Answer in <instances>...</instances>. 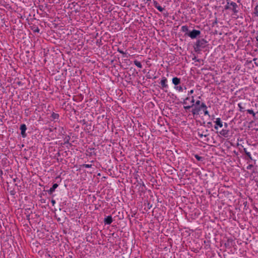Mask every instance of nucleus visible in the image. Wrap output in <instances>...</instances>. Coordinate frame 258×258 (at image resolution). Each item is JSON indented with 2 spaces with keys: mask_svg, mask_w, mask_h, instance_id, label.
Wrapping results in <instances>:
<instances>
[{
  "mask_svg": "<svg viewBox=\"0 0 258 258\" xmlns=\"http://www.w3.org/2000/svg\"><path fill=\"white\" fill-rule=\"evenodd\" d=\"M256 59H256V58H253V61H255V60H256Z\"/></svg>",
  "mask_w": 258,
  "mask_h": 258,
  "instance_id": "obj_63",
  "label": "nucleus"
},
{
  "mask_svg": "<svg viewBox=\"0 0 258 258\" xmlns=\"http://www.w3.org/2000/svg\"><path fill=\"white\" fill-rule=\"evenodd\" d=\"M234 240L232 238H228L226 242L224 243L225 246L226 248H230L234 246Z\"/></svg>",
  "mask_w": 258,
  "mask_h": 258,
  "instance_id": "obj_8",
  "label": "nucleus"
},
{
  "mask_svg": "<svg viewBox=\"0 0 258 258\" xmlns=\"http://www.w3.org/2000/svg\"><path fill=\"white\" fill-rule=\"evenodd\" d=\"M208 41L204 38L197 39L194 44V49L195 52L200 54L202 50L206 47Z\"/></svg>",
  "mask_w": 258,
  "mask_h": 258,
  "instance_id": "obj_1",
  "label": "nucleus"
},
{
  "mask_svg": "<svg viewBox=\"0 0 258 258\" xmlns=\"http://www.w3.org/2000/svg\"><path fill=\"white\" fill-rule=\"evenodd\" d=\"M156 78H157V77H156V76H155V77H154V78H153V79H156Z\"/></svg>",
  "mask_w": 258,
  "mask_h": 258,
  "instance_id": "obj_64",
  "label": "nucleus"
},
{
  "mask_svg": "<svg viewBox=\"0 0 258 258\" xmlns=\"http://www.w3.org/2000/svg\"><path fill=\"white\" fill-rule=\"evenodd\" d=\"M217 23V20L216 19L215 21L213 23V24L214 25L215 24Z\"/></svg>",
  "mask_w": 258,
  "mask_h": 258,
  "instance_id": "obj_51",
  "label": "nucleus"
},
{
  "mask_svg": "<svg viewBox=\"0 0 258 258\" xmlns=\"http://www.w3.org/2000/svg\"><path fill=\"white\" fill-rule=\"evenodd\" d=\"M172 83L175 85V86H176L180 84V79L175 77L172 78Z\"/></svg>",
  "mask_w": 258,
  "mask_h": 258,
  "instance_id": "obj_14",
  "label": "nucleus"
},
{
  "mask_svg": "<svg viewBox=\"0 0 258 258\" xmlns=\"http://www.w3.org/2000/svg\"><path fill=\"white\" fill-rule=\"evenodd\" d=\"M167 79L165 77H162L160 84L161 85V88L164 89V88H168L167 84Z\"/></svg>",
  "mask_w": 258,
  "mask_h": 258,
  "instance_id": "obj_7",
  "label": "nucleus"
},
{
  "mask_svg": "<svg viewBox=\"0 0 258 258\" xmlns=\"http://www.w3.org/2000/svg\"><path fill=\"white\" fill-rule=\"evenodd\" d=\"M194 90H191L190 91H189L188 93V95L192 94L194 93Z\"/></svg>",
  "mask_w": 258,
  "mask_h": 258,
  "instance_id": "obj_46",
  "label": "nucleus"
},
{
  "mask_svg": "<svg viewBox=\"0 0 258 258\" xmlns=\"http://www.w3.org/2000/svg\"><path fill=\"white\" fill-rule=\"evenodd\" d=\"M229 131L227 130H222L219 132V134L224 137L227 138L229 136Z\"/></svg>",
  "mask_w": 258,
  "mask_h": 258,
  "instance_id": "obj_15",
  "label": "nucleus"
},
{
  "mask_svg": "<svg viewBox=\"0 0 258 258\" xmlns=\"http://www.w3.org/2000/svg\"><path fill=\"white\" fill-rule=\"evenodd\" d=\"M91 155H96V153H95L94 152H91Z\"/></svg>",
  "mask_w": 258,
  "mask_h": 258,
  "instance_id": "obj_55",
  "label": "nucleus"
},
{
  "mask_svg": "<svg viewBox=\"0 0 258 258\" xmlns=\"http://www.w3.org/2000/svg\"><path fill=\"white\" fill-rule=\"evenodd\" d=\"M194 106V104H192L191 105L184 106L183 107L184 109L186 110L189 109L191 108H192Z\"/></svg>",
  "mask_w": 258,
  "mask_h": 258,
  "instance_id": "obj_29",
  "label": "nucleus"
},
{
  "mask_svg": "<svg viewBox=\"0 0 258 258\" xmlns=\"http://www.w3.org/2000/svg\"><path fill=\"white\" fill-rule=\"evenodd\" d=\"M91 164H84L81 165V168H91L92 167Z\"/></svg>",
  "mask_w": 258,
  "mask_h": 258,
  "instance_id": "obj_27",
  "label": "nucleus"
},
{
  "mask_svg": "<svg viewBox=\"0 0 258 258\" xmlns=\"http://www.w3.org/2000/svg\"><path fill=\"white\" fill-rule=\"evenodd\" d=\"M10 193L12 196H14L16 194V191L14 189L10 191Z\"/></svg>",
  "mask_w": 258,
  "mask_h": 258,
  "instance_id": "obj_37",
  "label": "nucleus"
},
{
  "mask_svg": "<svg viewBox=\"0 0 258 258\" xmlns=\"http://www.w3.org/2000/svg\"><path fill=\"white\" fill-rule=\"evenodd\" d=\"M190 102L192 103V104H194V102H195V99H194V97L193 96H191V100L190 101Z\"/></svg>",
  "mask_w": 258,
  "mask_h": 258,
  "instance_id": "obj_43",
  "label": "nucleus"
},
{
  "mask_svg": "<svg viewBox=\"0 0 258 258\" xmlns=\"http://www.w3.org/2000/svg\"><path fill=\"white\" fill-rule=\"evenodd\" d=\"M93 128L94 127L92 126V123L91 122L88 121L85 124L84 130L86 132H89L90 131H93Z\"/></svg>",
  "mask_w": 258,
  "mask_h": 258,
  "instance_id": "obj_11",
  "label": "nucleus"
},
{
  "mask_svg": "<svg viewBox=\"0 0 258 258\" xmlns=\"http://www.w3.org/2000/svg\"><path fill=\"white\" fill-rule=\"evenodd\" d=\"M51 203L52 206H54L55 205V201L54 200H53V199H52L51 200Z\"/></svg>",
  "mask_w": 258,
  "mask_h": 258,
  "instance_id": "obj_45",
  "label": "nucleus"
},
{
  "mask_svg": "<svg viewBox=\"0 0 258 258\" xmlns=\"http://www.w3.org/2000/svg\"><path fill=\"white\" fill-rule=\"evenodd\" d=\"M146 77H147V78L148 79H151L152 78L151 76L150 75H147Z\"/></svg>",
  "mask_w": 258,
  "mask_h": 258,
  "instance_id": "obj_47",
  "label": "nucleus"
},
{
  "mask_svg": "<svg viewBox=\"0 0 258 258\" xmlns=\"http://www.w3.org/2000/svg\"><path fill=\"white\" fill-rule=\"evenodd\" d=\"M202 110H203L204 114L205 115H209L210 116L209 112L207 110V106L206 108H203Z\"/></svg>",
  "mask_w": 258,
  "mask_h": 258,
  "instance_id": "obj_24",
  "label": "nucleus"
},
{
  "mask_svg": "<svg viewBox=\"0 0 258 258\" xmlns=\"http://www.w3.org/2000/svg\"><path fill=\"white\" fill-rule=\"evenodd\" d=\"M256 41L255 46L258 47V35L256 37Z\"/></svg>",
  "mask_w": 258,
  "mask_h": 258,
  "instance_id": "obj_44",
  "label": "nucleus"
},
{
  "mask_svg": "<svg viewBox=\"0 0 258 258\" xmlns=\"http://www.w3.org/2000/svg\"><path fill=\"white\" fill-rule=\"evenodd\" d=\"M181 31L183 32H185V36H187V33H188V32H189L190 29H188L187 26L184 25L181 27Z\"/></svg>",
  "mask_w": 258,
  "mask_h": 258,
  "instance_id": "obj_18",
  "label": "nucleus"
},
{
  "mask_svg": "<svg viewBox=\"0 0 258 258\" xmlns=\"http://www.w3.org/2000/svg\"><path fill=\"white\" fill-rule=\"evenodd\" d=\"M58 186V184L57 183H53L52 187L49 189L47 190H44L43 191L45 192H47L49 195H51Z\"/></svg>",
  "mask_w": 258,
  "mask_h": 258,
  "instance_id": "obj_10",
  "label": "nucleus"
},
{
  "mask_svg": "<svg viewBox=\"0 0 258 258\" xmlns=\"http://www.w3.org/2000/svg\"><path fill=\"white\" fill-rule=\"evenodd\" d=\"M139 186L138 190L140 192V196H141L142 193H145L146 190V186L144 183L142 179L140 180V182H138V185Z\"/></svg>",
  "mask_w": 258,
  "mask_h": 258,
  "instance_id": "obj_5",
  "label": "nucleus"
},
{
  "mask_svg": "<svg viewBox=\"0 0 258 258\" xmlns=\"http://www.w3.org/2000/svg\"><path fill=\"white\" fill-rule=\"evenodd\" d=\"M238 107H239V111H240V112H244V111H245V110H244V107H243L242 106V105H241V103H239V104H238Z\"/></svg>",
  "mask_w": 258,
  "mask_h": 258,
  "instance_id": "obj_28",
  "label": "nucleus"
},
{
  "mask_svg": "<svg viewBox=\"0 0 258 258\" xmlns=\"http://www.w3.org/2000/svg\"><path fill=\"white\" fill-rule=\"evenodd\" d=\"M174 88L179 92H182L183 90V88L181 86H178L177 85L176 86H175Z\"/></svg>",
  "mask_w": 258,
  "mask_h": 258,
  "instance_id": "obj_26",
  "label": "nucleus"
},
{
  "mask_svg": "<svg viewBox=\"0 0 258 258\" xmlns=\"http://www.w3.org/2000/svg\"><path fill=\"white\" fill-rule=\"evenodd\" d=\"M224 9L225 10H231V7H230V5H228L227 3H226V5L224 6Z\"/></svg>",
  "mask_w": 258,
  "mask_h": 258,
  "instance_id": "obj_33",
  "label": "nucleus"
},
{
  "mask_svg": "<svg viewBox=\"0 0 258 258\" xmlns=\"http://www.w3.org/2000/svg\"><path fill=\"white\" fill-rule=\"evenodd\" d=\"M224 126L225 128H227L228 127V124L227 123H224Z\"/></svg>",
  "mask_w": 258,
  "mask_h": 258,
  "instance_id": "obj_50",
  "label": "nucleus"
},
{
  "mask_svg": "<svg viewBox=\"0 0 258 258\" xmlns=\"http://www.w3.org/2000/svg\"><path fill=\"white\" fill-rule=\"evenodd\" d=\"M30 29L31 30L34 32V33H39L40 29H39L38 27L37 26L35 25H32L30 26Z\"/></svg>",
  "mask_w": 258,
  "mask_h": 258,
  "instance_id": "obj_16",
  "label": "nucleus"
},
{
  "mask_svg": "<svg viewBox=\"0 0 258 258\" xmlns=\"http://www.w3.org/2000/svg\"><path fill=\"white\" fill-rule=\"evenodd\" d=\"M253 167V165L252 164H249L247 166V169H250Z\"/></svg>",
  "mask_w": 258,
  "mask_h": 258,
  "instance_id": "obj_42",
  "label": "nucleus"
},
{
  "mask_svg": "<svg viewBox=\"0 0 258 258\" xmlns=\"http://www.w3.org/2000/svg\"><path fill=\"white\" fill-rule=\"evenodd\" d=\"M159 5L157 1H154V7H155L156 8H157V7H158Z\"/></svg>",
  "mask_w": 258,
  "mask_h": 258,
  "instance_id": "obj_39",
  "label": "nucleus"
},
{
  "mask_svg": "<svg viewBox=\"0 0 258 258\" xmlns=\"http://www.w3.org/2000/svg\"><path fill=\"white\" fill-rule=\"evenodd\" d=\"M201 124L205 126V122H203V123H201Z\"/></svg>",
  "mask_w": 258,
  "mask_h": 258,
  "instance_id": "obj_57",
  "label": "nucleus"
},
{
  "mask_svg": "<svg viewBox=\"0 0 258 258\" xmlns=\"http://www.w3.org/2000/svg\"><path fill=\"white\" fill-rule=\"evenodd\" d=\"M95 150L94 148H90V150Z\"/></svg>",
  "mask_w": 258,
  "mask_h": 258,
  "instance_id": "obj_60",
  "label": "nucleus"
},
{
  "mask_svg": "<svg viewBox=\"0 0 258 258\" xmlns=\"http://www.w3.org/2000/svg\"><path fill=\"white\" fill-rule=\"evenodd\" d=\"M192 60H195V61H197V62H200V61H201V60L200 59H197L196 56H195L192 58Z\"/></svg>",
  "mask_w": 258,
  "mask_h": 258,
  "instance_id": "obj_41",
  "label": "nucleus"
},
{
  "mask_svg": "<svg viewBox=\"0 0 258 258\" xmlns=\"http://www.w3.org/2000/svg\"><path fill=\"white\" fill-rule=\"evenodd\" d=\"M246 111L247 112V113L250 114H252L253 118H255V113L254 112V111H253V110L252 109H247L246 110Z\"/></svg>",
  "mask_w": 258,
  "mask_h": 258,
  "instance_id": "obj_23",
  "label": "nucleus"
},
{
  "mask_svg": "<svg viewBox=\"0 0 258 258\" xmlns=\"http://www.w3.org/2000/svg\"><path fill=\"white\" fill-rule=\"evenodd\" d=\"M201 102L200 100H197L196 102V103L194 104V106H200L201 104Z\"/></svg>",
  "mask_w": 258,
  "mask_h": 258,
  "instance_id": "obj_35",
  "label": "nucleus"
},
{
  "mask_svg": "<svg viewBox=\"0 0 258 258\" xmlns=\"http://www.w3.org/2000/svg\"><path fill=\"white\" fill-rule=\"evenodd\" d=\"M190 99V97H187L186 98H185L183 102H182V103L183 104H187V100H189Z\"/></svg>",
  "mask_w": 258,
  "mask_h": 258,
  "instance_id": "obj_31",
  "label": "nucleus"
},
{
  "mask_svg": "<svg viewBox=\"0 0 258 258\" xmlns=\"http://www.w3.org/2000/svg\"><path fill=\"white\" fill-rule=\"evenodd\" d=\"M254 64L256 66L258 67V63L257 62H254Z\"/></svg>",
  "mask_w": 258,
  "mask_h": 258,
  "instance_id": "obj_59",
  "label": "nucleus"
},
{
  "mask_svg": "<svg viewBox=\"0 0 258 258\" xmlns=\"http://www.w3.org/2000/svg\"><path fill=\"white\" fill-rule=\"evenodd\" d=\"M201 34L200 30L196 29L190 30L189 32L187 33V36L190 37L192 39H197L200 37Z\"/></svg>",
  "mask_w": 258,
  "mask_h": 258,
  "instance_id": "obj_2",
  "label": "nucleus"
},
{
  "mask_svg": "<svg viewBox=\"0 0 258 258\" xmlns=\"http://www.w3.org/2000/svg\"><path fill=\"white\" fill-rule=\"evenodd\" d=\"M59 117V115L58 113L52 112L50 115V118L51 120L57 121Z\"/></svg>",
  "mask_w": 258,
  "mask_h": 258,
  "instance_id": "obj_13",
  "label": "nucleus"
},
{
  "mask_svg": "<svg viewBox=\"0 0 258 258\" xmlns=\"http://www.w3.org/2000/svg\"><path fill=\"white\" fill-rule=\"evenodd\" d=\"M27 219H28V220L30 219V215H29L27 216Z\"/></svg>",
  "mask_w": 258,
  "mask_h": 258,
  "instance_id": "obj_56",
  "label": "nucleus"
},
{
  "mask_svg": "<svg viewBox=\"0 0 258 258\" xmlns=\"http://www.w3.org/2000/svg\"><path fill=\"white\" fill-rule=\"evenodd\" d=\"M29 110V109H26L25 110V113H27V111Z\"/></svg>",
  "mask_w": 258,
  "mask_h": 258,
  "instance_id": "obj_58",
  "label": "nucleus"
},
{
  "mask_svg": "<svg viewBox=\"0 0 258 258\" xmlns=\"http://www.w3.org/2000/svg\"><path fill=\"white\" fill-rule=\"evenodd\" d=\"M157 9V10L160 12H162L163 11V10H164V8H162L161 6H160V5H159L158 7H157L156 8Z\"/></svg>",
  "mask_w": 258,
  "mask_h": 258,
  "instance_id": "obj_32",
  "label": "nucleus"
},
{
  "mask_svg": "<svg viewBox=\"0 0 258 258\" xmlns=\"http://www.w3.org/2000/svg\"><path fill=\"white\" fill-rule=\"evenodd\" d=\"M147 207H145V209H146V208H148V209H150L152 207V204H151L149 202H148V201H147Z\"/></svg>",
  "mask_w": 258,
  "mask_h": 258,
  "instance_id": "obj_34",
  "label": "nucleus"
},
{
  "mask_svg": "<svg viewBox=\"0 0 258 258\" xmlns=\"http://www.w3.org/2000/svg\"><path fill=\"white\" fill-rule=\"evenodd\" d=\"M253 172H254V173H257V172L256 171V170H254L253 171Z\"/></svg>",
  "mask_w": 258,
  "mask_h": 258,
  "instance_id": "obj_61",
  "label": "nucleus"
},
{
  "mask_svg": "<svg viewBox=\"0 0 258 258\" xmlns=\"http://www.w3.org/2000/svg\"><path fill=\"white\" fill-rule=\"evenodd\" d=\"M194 108L191 110V113L194 116L198 115L199 114L200 112L203 108L206 107V105L202 102L200 106H194Z\"/></svg>",
  "mask_w": 258,
  "mask_h": 258,
  "instance_id": "obj_3",
  "label": "nucleus"
},
{
  "mask_svg": "<svg viewBox=\"0 0 258 258\" xmlns=\"http://www.w3.org/2000/svg\"><path fill=\"white\" fill-rule=\"evenodd\" d=\"M55 217L56 218L57 221L59 222H61V223H64V219H65L66 218H64L63 219V218L64 217V215L63 216H61V215L60 216V217H57V216L56 215H55Z\"/></svg>",
  "mask_w": 258,
  "mask_h": 258,
  "instance_id": "obj_19",
  "label": "nucleus"
},
{
  "mask_svg": "<svg viewBox=\"0 0 258 258\" xmlns=\"http://www.w3.org/2000/svg\"><path fill=\"white\" fill-rule=\"evenodd\" d=\"M243 152L245 154L248 159L252 160V157L251 156V154L249 152H247L246 148L243 149Z\"/></svg>",
  "mask_w": 258,
  "mask_h": 258,
  "instance_id": "obj_20",
  "label": "nucleus"
},
{
  "mask_svg": "<svg viewBox=\"0 0 258 258\" xmlns=\"http://www.w3.org/2000/svg\"><path fill=\"white\" fill-rule=\"evenodd\" d=\"M226 3H227L228 4H229L231 1L230 0H226Z\"/></svg>",
  "mask_w": 258,
  "mask_h": 258,
  "instance_id": "obj_52",
  "label": "nucleus"
},
{
  "mask_svg": "<svg viewBox=\"0 0 258 258\" xmlns=\"http://www.w3.org/2000/svg\"><path fill=\"white\" fill-rule=\"evenodd\" d=\"M41 202L42 203H45V200H41Z\"/></svg>",
  "mask_w": 258,
  "mask_h": 258,
  "instance_id": "obj_54",
  "label": "nucleus"
},
{
  "mask_svg": "<svg viewBox=\"0 0 258 258\" xmlns=\"http://www.w3.org/2000/svg\"><path fill=\"white\" fill-rule=\"evenodd\" d=\"M71 139V137L70 136H67L64 139V143L63 145L68 144L69 146H72V144L69 142Z\"/></svg>",
  "mask_w": 258,
  "mask_h": 258,
  "instance_id": "obj_17",
  "label": "nucleus"
},
{
  "mask_svg": "<svg viewBox=\"0 0 258 258\" xmlns=\"http://www.w3.org/2000/svg\"><path fill=\"white\" fill-rule=\"evenodd\" d=\"M215 125L214 126V128L216 130H218V126L222 127L223 126V122L221 120L220 118H217L215 121Z\"/></svg>",
  "mask_w": 258,
  "mask_h": 258,
  "instance_id": "obj_12",
  "label": "nucleus"
},
{
  "mask_svg": "<svg viewBox=\"0 0 258 258\" xmlns=\"http://www.w3.org/2000/svg\"><path fill=\"white\" fill-rule=\"evenodd\" d=\"M228 5H230V7H231V11H232L233 15H237L239 11L238 10V6L236 3L233 2H231Z\"/></svg>",
  "mask_w": 258,
  "mask_h": 258,
  "instance_id": "obj_4",
  "label": "nucleus"
},
{
  "mask_svg": "<svg viewBox=\"0 0 258 258\" xmlns=\"http://www.w3.org/2000/svg\"><path fill=\"white\" fill-rule=\"evenodd\" d=\"M196 159L199 161H203L204 160V157L199 156L198 154L194 155Z\"/></svg>",
  "mask_w": 258,
  "mask_h": 258,
  "instance_id": "obj_21",
  "label": "nucleus"
},
{
  "mask_svg": "<svg viewBox=\"0 0 258 258\" xmlns=\"http://www.w3.org/2000/svg\"><path fill=\"white\" fill-rule=\"evenodd\" d=\"M208 130H206L205 132H203V133H205V134H208Z\"/></svg>",
  "mask_w": 258,
  "mask_h": 258,
  "instance_id": "obj_53",
  "label": "nucleus"
},
{
  "mask_svg": "<svg viewBox=\"0 0 258 258\" xmlns=\"http://www.w3.org/2000/svg\"><path fill=\"white\" fill-rule=\"evenodd\" d=\"M258 5L254 8L253 14L255 16L258 17Z\"/></svg>",
  "mask_w": 258,
  "mask_h": 258,
  "instance_id": "obj_25",
  "label": "nucleus"
},
{
  "mask_svg": "<svg viewBox=\"0 0 258 258\" xmlns=\"http://www.w3.org/2000/svg\"><path fill=\"white\" fill-rule=\"evenodd\" d=\"M208 127L210 128L212 126V123L211 121L207 122V125Z\"/></svg>",
  "mask_w": 258,
  "mask_h": 258,
  "instance_id": "obj_36",
  "label": "nucleus"
},
{
  "mask_svg": "<svg viewBox=\"0 0 258 258\" xmlns=\"http://www.w3.org/2000/svg\"><path fill=\"white\" fill-rule=\"evenodd\" d=\"M113 221V219L111 215L106 216L103 220V222L105 225H110Z\"/></svg>",
  "mask_w": 258,
  "mask_h": 258,
  "instance_id": "obj_9",
  "label": "nucleus"
},
{
  "mask_svg": "<svg viewBox=\"0 0 258 258\" xmlns=\"http://www.w3.org/2000/svg\"><path fill=\"white\" fill-rule=\"evenodd\" d=\"M18 180V179L17 178H15L13 179V181L16 182Z\"/></svg>",
  "mask_w": 258,
  "mask_h": 258,
  "instance_id": "obj_49",
  "label": "nucleus"
},
{
  "mask_svg": "<svg viewBox=\"0 0 258 258\" xmlns=\"http://www.w3.org/2000/svg\"><path fill=\"white\" fill-rule=\"evenodd\" d=\"M41 195H42V196L44 195V193H42V194H41ZM40 197H41V196H40Z\"/></svg>",
  "mask_w": 258,
  "mask_h": 258,
  "instance_id": "obj_62",
  "label": "nucleus"
},
{
  "mask_svg": "<svg viewBox=\"0 0 258 258\" xmlns=\"http://www.w3.org/2000/svg\"><path fill=\"white\" fill-rule=\"evenodd\" d=\"M56 156H57V157H59L60 156V153L59 152H58L56 154Z\"/></svg>",
  "mask_w": 258,
  "mask_h": 258,
  "instance_id": "obj_48",
  "label": "nucleus"
},
{
  "mask_svg": "<svg viewBox=\"0 0 258 258\" xmlns=\"http://www.w3.org/2000/svg\"><path fill=\"white\" fill-rule=\"evenodd\" d=\"M88 121H86L85 119H83L80 121V122L82 123L83 125H85Z\"/></svg>",
  "mask_w": 258,
  "mask_h": 258,
  "instance_id": "obj_40",
  "label": "nucleus"
},
{
  "mask_svg": "<svg viewBox=\"0 0 258 258\" xmlns=\"http://www.w3.org/2000/svg\"><path fill=\"white\" fill-rule=\"evenodd\" d=\"M134 64L139 68H142V65L140 61H138L137 60H135L134 61Z\"/></svg>",
  "mask_w": 258,
  "mask_h": 258,
  "instance_id": "obj_22",
  "label": "nucleus"
},
{
  "mask_svg": "<svg viewBox=\"0 0 258 258\" xmlns=\"http://www.w3.org/2000/svg\"><path fill=\"white\" fill-rule=\"evenodd\" d=\"M20 130L21 131V135L22 138H25L27 137L26 131L27 130V126L25 124L23 123L20 125Z\"/></svg>",
  "mask_w": 258,
  "mask_h": 258,
  "instance_id": "obj_6",
  "label": "nucleus"
},
{
  "mask_svg": "<svg viewBox=\"0 0 258 258\" xmlns=\"http://www.w3.org/2000/svg\"><path fill=\"white\" fill-rule=\"evenodd\" d=\"M198 135L200 138H202L203 137H206L209 136V134L204 135L203 133L201 134L200 132H198Z\"/></svg>",
  "mask_w": 258,
  "mask_h": 258,
  "instance_id": "obj_30",
  "label": "nucleus"
},
{
  "mask_svg": "<svg viewBox=\"0 0 258 258\" xmlns=\"http://www.w3.org/2000/svg\"><path fill=\"white\" fill-rule=\"evenodd\" d=\"M117 51L123 54H126L125 52H124L123 50L120 49L119 48L117 49Z\"/></svg>",
  "mask_w": 258,
  "mask_h": 258,
  "instance_id": "obj_38",
  "label": "nucleus"
}]
</instances>
